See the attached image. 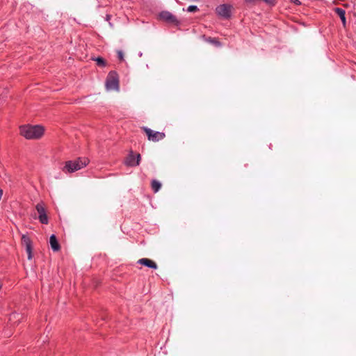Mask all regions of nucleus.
<instances>
[{
	"label": "nucleus",
	"mask_w": 356,
	"mask_h": 356,
	"mask_svg": "<svg viewBox=\"0 0 356 356\" xmlns=\"http://www.w3.org/2000/svg\"><path fill=\"white\" fill-rule=\"evenodd\" d=\"M46 128L42 124H24L19 127V134L26 140H37L45 134Z\"/></svg>",
	"instance_id": "f257e3e1"
},
{
	"label": "nucleus",
	"mask_w": 356,
	"mask_h": 356,
	"mask_svg": "<svg viewBox=\"0 0 356 356\" xmlns=\"http://www.w3.org/2000/svg\"><path fill=\"white\" fill-rule=\"evenodd\" d=\"M89 163L90 159L88 157H78L74 160L65 161L62 171L65 174H72L84 168Z\"/></svg>",
	"instance_id": "f03ea898"
},
{
	"label": "nucleus",
	"mask_w": 356,
	"mask_h": 356,
	"mask_svg": "<svg viewBox=\"0 0 356 356\" xmlns=\"http://www.w3.org/2000/svg\"><path fill=\"white\" fill-rule=\"evenodd\" d=\"M106 87L108 90H119L118 75L115 72H111L106 79Z\"/></svg>",
	"instance_id": "7ed1b4c3"
},
{
	"label": "nucleus",
	"mask_w": 356,
	"mask_h": 356,
	"mask_svg": "<svg viewBox=\"0 0 356 356\" xmlns=\"http://www.w3.org/2000/svg\"><path fill=\"white\" fill-rule=\"evenodd\" d=\"M233 6L231 4L222 3L216 8V14L220 17L229 19L231 17Z\"/></svg>",
	"instance_id": "20e7f679"
},
{
	"label": "nucleus",
	"mask_w": 356,
	"mask_h": 356,
	"mask_svg": "<svg viewBox=\"0 0 356 356\" xmlns=\"http://www.w3.org/2000/svg\"><path fill=\"white\" fill-rule=\"evenodd\" d=\"M143 131L147 134L148 140L153 142L160 141L165 137V134L164 133L154 131L148 128H143Z\"/></svg>",
	"instance_id": "39448f33"
},
{
	"label": "nucleus",
	"mask_w": 356,
	"mask_h": 356,
	"mask_svg": "<svg viewBox=\"0 0 356 356\" xmlns=\"http://www.w3.org/2000/svg\"><path fill=\"white\" fill-rule=\"evenodd\" d=\"M159 19L172 25H178L179 24V22L175 16L168 11L161 12L159 15Z\"/></svg>",
	"instance_id": "423d86ee"
},
{
	"label": "nucleus",
	"mask_w": 356,
	"mask_h": 356,
	"mask_svg": "<svg viewBox=\"0 0 356 356\" xmlns=\"http://www.w3.org/2000/svg\"><path fill=\"white\" fill-rule=\"evenodd\" d=\"M22 244L26 247V250L28 254V259L29 260L33 258V248L32 241L29 237L26 235H23L22 237Z\"/></svg>",
	"instance_id": "0eeeda50"
},
{
	"label": "nucleus",
	"mask_w": 356,
	"mask_h": 356,
	"mask_svg": "<svg viewBox=\"0 0 356 356\" xmlns=\"http://www.w3.org/2000/svg\"><path fill=\"white\" fill-rule=\"evenodd\" d=\"M140 159L141 157L139 154H134L133 152H131L126 158L125 164L129 166L138 165L140 161Z\"/></svg>",
	"instance_id": "6e6552de"
},
{
	"label": "nucleus",
	"mask_w": 356,
	"mask_h": 356,
	"mask_svg": "<svg viewBox=\"0 0 356 356\" xmlns=\"http://www.w3.org/2000/svg\"><path fill=\"white\" fill-rule=\"evenodd\" d=\"M138 263L142 265L146 266L149 268H151L156 269L157 268L156 264L154 261H152L149 259H147V258L140 259L138 261Z\"/></svg>",
	"instance_id": "1a4fd4ad"
},
{
	"label": "nucleus",
	"mask_w": 356,
	"mask_h": 356,
	"mask_svg": "<svg viewBox=\"0 0 356 356\" xmlns=\"http://www.w3.org/2000/svg\"><path fill=\"white\" fill-rule=\"evenodd\" d=\"M49 243H50L51 248L54 251H58L60 250V245H59L55 235L51 236L50 239H49Z\"/></svg>",
	"instance_id": "9d476101"
},
{
	"label": "nucleus",
	"mask_w": 356,
	"mask_h": 356,
	"mask_svg": "<svg viewBox=\"0 0 356 356\" xmlns=\"http://www.w3.org/2000/svg\"><path fill=\"white\" fill-rule=\"evenodd\" d=\"M334 11L340 17L343 27H346V17H345V11L343 9L339 8H336L334 9Z\"/></svg>",
	"instance_id": "9b49d317"
},
{
	"label": "nucleus",
	"mask_w": 356,
	"mask_h": 356,
	"mask_svg": "<svg viewBox=\"0 0 356 356\" xmlns=\"http://www.w3.org/2000/svg\"><path fill=\"white\" fill-rule=\"evenodd\" d=\"M35 209L39 215L46 213V208L43 203H39L36 205Z\"/></svg>",
	"instance_id": "f8f14e48"
},
{
	"label": "nucleus",
	"mask_w": 356,
	"mask_h": 356,
	"mask_svg": "<svg viewBox=\"0 0 356 356\" xmlns=\"http://www.w3.org/2000/svg\"><path fill=\"white\" fill-rule=\"evenodd\" d=\"M161 184L160 182H159L158 181L153 180L152 181V188L154 192L159 191V190L161 188Z\"/></svg>",
	"instance_id": "ddd939ff"
},
{
	"label": "nucleus",
	"mask_w": 356,
	"mask_h": 356,
	"mask_svg": "<svg viewBox=\"0 0 356 356\" xmlns=\"http://www.w3.org/2000/svg\"><path fill=\"white\" fill-rule=\"evenodd\" d=\"M94 60L96 61L97 64L99 66L105 67L106 65V60L104 58H101V57L96 58L94 59Z\"/></svg>",
	"instance_id": "4468645a"
},
{
	"label": "nucleus",
	"mask_w": 356,
	"mask_h": 356,
	"mask_svg": "<svg viewBox=\"0 0 356 356\" xmlns=\"http://www.w3.org/2000/svg\"><path fill=\"white\" fill-rule=\"evenodd\" d=\"M39 220L40 222L43 224H47L48 223V217L47 216V213L39 215Z\"/></svg>",
	"instance_id": "2eb2a0df"
},
{
	"label": "nucleus",
	"mask_w": 356,
	"mask_h": 356,
	"mask_svg": "<svg viewBox=\"0 0 356 356\" xmlns=\"http://www.w3.org/2000/svg\"><path fill=\"white\" fill-rule=\"evenodd\" d=\"M197 7L196 6H190L188 8V12H195V11H197Z\"/></svg>",
	"instance_id": "dca6fc26"
},
{
	"label": "nucleus",
	"mask_w": 356,
	"mask_h": 356,
	"mask_svg": "<svg viewBox=\"0 0 356 356\" xmlns=\"http://www.w3.org/2000/svg\"><path fill=\"white\" fill-rule=\"evenodd\" d=\"M118 58H119L120 60H123V59H124V55H123L122 51H118Z\"/></svg>",
	"instance_id": "f3484780"
},
{
	"label": "nucleus",
	"mask_w": 356,
	"mask_h": 356,
	"mask_svg": "<svg viewBox=\"0 0 356 356\" xmlns=\"http://www.w3.org/2000/svg\"><path fill=\"white\" fill-rule=\"evenodd\" d=\"M266 3L273 5L275 2V0H264Z\"/></svg>",
	"instance_id": "a211bd4d"
},
{
	"label": "nucleus",
	"mask_w": 356,
	"mask_h": 356,
	"mask_svg": "<svg viewBox=\"0 0 356 356\" xmlns=\"http://www.w3.org/2000/svg\"><path fill=\"white\" fill-rule=\"evenodd\" d=\"M291 1L296 5L300 4V1L299 0H291Z\"/></svg>",
	"instance_id": "6ab92c4d"
},
{
	"label": "nucleus",
	"mask_w": 356,
	"mask_h": 356,
	"mask_svg": "<svg viewBox=\"0 0 356 356\" xmlns=\"http://www.w3.org/2000/svg\"><path fill=\"white\" fill-rule=\"evenodd\" d=\"M245 1H248V2H252V1H253L254 0H245Z\"/></svg>",
	"instance_id": "aec40b11"
},
{
	"label": "nucleus",
	"mask_w": 356,
	"mask_h": 356,
	"mask_svg": "<svg viewBox=\"0 0 356 356\" xmlns=\"http://www.w3.org/2000/svg\"><path fill=\"white\" fill-rule=\"evenodd\" d=\"M343 6H344V7H346V8L348 6V4H344Z\"/></svg>",
	"instance_id": "412c9836"
},
{
	"label": "nucleus",
	"mask_w": 356,
	"mask_h": 356,
	"mask_svg": "<svg viewBox=\"0 0 356 356\" xmlns=\"http://www.w3.org/2000/svg\"><path fill=\"white\" fill-rule=\"evenodd\" d=\"M2 288V285L0 284V290Z\"/></svg>",
	"instance_id": "4be33fe9"
},
{
	"label": "nucleus",
	"mask_w": 356,
	"mask_h": 356,
	"mask_svg": "<svg viewBox=\"0 0 356 356\" xmlns=\"http://www.w3.org/2000/svg\"><path fill=\"white\" fill-rule=\"evenodd\" d=\"M1 194H2V191L1 190V191H0V195H1Z\"/></svg>",
	"instance_id": "5701e85b"
}]
</instances>
